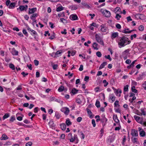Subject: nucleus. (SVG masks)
<instances>
[{
  "mask_svg": "<svg viewBox=\"0 0 146 146\" xmlns=\"http://www.w3.org/2000/svg\"><path fill=\"white\" fill-rule=\"evenodd\" d=\"M127 30V31L129 30V29L127 28V29H124V30H123L122 31H121L122 33H124L125 34H128L130 33L133 31H135L134 30H133L131 31H127L126 30Z\"/></svg>",
  "mask_w": 146,
  "mask_h": 146,
  "instance_id": "nucleus-13",
  "label": "nucleus"
},
{
  "mask_svg": "<svg viewBox=\"0 0 146 146\" xmlns=\"http://www.w3.org/2000/svg\"><path fill=\"white\" fill-rule=\"evenodd\" d=\"M95 105L97 108H99L100 107V102L96 100V102Z\"/></svg>",
  "mask_w": 146,
  "mask_h": 146,
  "instance_id": "nucleus-38",
  "label": "nucleus"
},
{
  "mask_svg": "<svg viewBox=\"0 0 146 146\" xmlns=\"http://www.w3.org/2000/svg\"><path fill=\"white\" fill-rule=\"evenodd\" d=\"M101 11L106 17H109L110 16V12L108 11L107 10H103V9H101Z\"/></svg>",
  "mask_w": 146,
  "mask_h": 146,
  "instance_id": "nucleus-3",
  "label": "nucleus"
},
{
  "mask_svg": "<svg viewBox=\"0 0 146 146\" xmlns=\"http://www.w3.org/2000/svg\"><path fill=\"white\" fill-rule=\"evenodd\" d=\"M107 119H106L105 116H104L102 119H101V121L102 122H106L107 121Z\"/></svg>",
  "mask_w": 146,
  "mask_h": 146,
  "instance_id": "nucleus-52",
  "label": "nucleus"
},
{
  "mask_svg": "<svg viewBox=\"0 0 146 146\" xmlns=\"http://www.w3.org/2000/svg\"><path fill=\"white\" fill-rule=\"evenodd\" d=\"M55 115L57 119H59L60 118V115L58 113L56 112Z\"/></svg>",
  "mask_w": 146,
  "mask_h": 146,
  "instance_id": "nucleus-46",
  "label": "nucleus"
},
{
  "mask_svg": "<svg viewBox=\"0 0 146 146\" xmlns=\"http://www.w3.org/2000/svg\"><path fill=\"white\" fill-rule=\"evenodd\" d=\"M64 8L61 6H59L57 8L56 11L57 12L63 10Z\"/></svg>",
  "mask_w": 146,
  "mask_h": 146,
  "instance_id": "nucleus-25",
  "label": "nucleus"
},
{
  "mask_svg": "<svg viewBox=\"0 0 146 146\" xmlns=\"http://www.w3.org/2000/svg\"><path fill=\"white\" fill-rule=\"evenodd\" d=\"M144 29V27L142 25H140L138 27V29L140 31H143Z\"/></svg>",
  "mask_w": 146,
  "mask_h": 146,
  "instance_id": "nucleus-35",
  "label": "nucleus"
},
{
  "mask_svg": "<svg viewBox=\"0 0 146 146\" xmlns=\"http://www.w3.org/2000/svg\"><path fill=\"white\" fill-rule=\"evenodd\" d=\"M134 118L137 121V122L140 123V122H139V120L140 119V117L136 115H135L134 116Z\"/></svg>",
  "mask_w": 146,
  "mask_h": 146,
  "instance_id": "nucleus-21",
  "label": "nucleus"
},
{
  "mask_svg": "<svg viewBox=\"0 0 146 146\" xmlns=\"http://www.w3.org/2000/svg\"><path fill=\"white\" fill-rule=\"evenodd\" d=\"M128 87L129 86L127 85L125 86L123 88V90L124 92H127L128 91Z\"/></svg>",
  "mask_w": 146,
  "mask_h": 146,
  "instance_id": "nucleus-34",
  "label": "nucleus"
},
{
  "mask_svg": "<svg viewBox=\"0 0 146 146\" xmlns=\"http://www.w3.org/2000/svg\"><path fill=\"white\" fill-rule=\"evenodd\" d=\"M55 101L59 103H60V104H62L63 103V102L62 101H61L60 99H56L55 100Z\"/></svg>",
  "mask_w": 146,
  "mask_h": 146,
  "instance_id": "nucleus-41",
  "label": "nucleus"
},
{
  "mask_svg": "<svg viewBox=\"0 0 146 146\" xmlns=\"http://www.w3.org/2000/svg\"><path fill=\"white\" fill-rule=\"evenodd\" d=\"M132 137L131 138V139L132 140H133V142L134 143H136L137 142V138L136 137Z\"/></svg>",
  "mask_w": 146,
  "mask_h": 146,
  "instance_id": "nucleus-45",
  "label": "nucleus"
},
{
  "mask_svg": "<svg viewBox=\"0 0 146 146\" xmlns=\"http://www.w3.org/2000/svg\"><path fill=\"white\" fill-rule=\"evenodd\" d=\"M118 101L117 100L114 103V107H116L117 106H119V104L118 103Z\"/></svg>",
  "mask_w": 146,
  "mask_h": 146,
  "instance_id": "nucleus-44",
  "label": "nucleus"
},
{
  "mask_svg": "<svg viewBox=\"0 0 146 146\" xmlns=\"http://www.w3.org/2000/svg\"><path fill=\"white\" fill-rule=\"evenodd\" d=\"M8 139L7 136L5 134H3L1 137V140H5Z\"/></svg>",
  "mask_w": 146,
  "mask_h": 146,
  "instance_id": "nucleus-29",
  "label": "nucleus"
},
{
  "mask_svg": "<svg viewBox=\"0 0 146 146\" xmlns=\"http://www.w3.org/2000/svg\"><path fill=\"white\" fill-rule=\"evenodd\" d=\"M129 51V49L126 50L122 53V55H127Z\"/></svg>",
  "mask_w": 146,
  "mask_h": 146,
  "instance_id": "nucleus-20",
  "label": "nucleus"
},
{
  "mask_svg": "<svg viewBox=\"0 0 146 146\" xmlns=\"http://www.w3.org/2000/svg\"><path fill=\"white\" fill-rule=\"evenodd\" d=\"M116 27L117 29H120L121 28V25H120V24H116Z\"/></svg>",
  "mask_w": 146,
  "mask_h": 146,
  "instance_id": "nucleus-62",
  "label": "nucleus"
},
{
  "mask_svg": "<svg viewBox=\"0 0 146 146\" xmlns=\"http://www.w3.org/2000/svg\"><path fill=\"white\" fill-rule=\"evenodd\" d=\"M15 4L16 3H11L10 4L9 6V8L11 9L14 8L15 7Z\"/></svg>",
  "mask_w": 146,
  "mask_h": 146,
  "instance_id": "nucleus-23",
  "label": "nucleus"
},
{
  "mask_svg": "<svg viewBox=\"0 0 146 146\" xmlns=\"http://www.w3.org/2000/svg\"><path fill=\"white\" fill-rule=\"evenodd\" d=\"M104 57L106 58H107L110 61H111L112 60L111 58L110 57V55H108L107 56L105 55Z\"/></svg>",
  "mask_w": 146,
  "mask_h": 146,
  "instance_id": "nucleus-43",
  "label": "nucleus"
},
{
  "mask_svg": "<svg viewBox=\"0 0 146 146\" xmlns=\"http://www.w3.org/2000/svg\"><path fill=\"white\" fill-rule=\"evenodd\" d=\"M103 83L104 84V86L106 87L108 84V83L107 82L106 80H104L103 81Z\"/></svg>",
  "mask_w": 146,
  "mask_h": 146,
  "instance_id": "nucleus-39",
  "label": "nucleus"
},
{
  "mask_svg": "<svg viewBox=\"0 0 146 146\" xmlns=\"http://www.w3.org/2000/svg\"><path fill=\"white\" fill-rule=\"evenodd\" d=\"M58 65L57 64H54L53 65L52 68L54 70H56L57 69Z\"/></svg>",
  "mask_w": 146,
  "mask_h": 146,
  "instance_id": "nucleus-55",
  "label": "nucleus"
},
{
  "mask_svg": "<svg viewBox=\"0 0 146 146\" xmlns=\"http://www.w3.org/2000/svg\"><path fill=\"white\" fill-rule=\"evenodd\" d=\"M143 16V15L139 13L135 15V17L137 19H141Z\"/></svg>",
  "mask_w": 146,
  "mask_h": 146,
  "instance_id": "nucleus-16",
  "label": "nucleus"
},
{
  "mask_svg": "<svg viewBox=\"0 0 146 146\" xmlns=\"http://www.w3.org/2000/svg\"><path fill=\"white\" fill-rule=\"evenodd\" d=\"M31 32L32 33H31V35H33V36H34V38L35 39H36V36H37L38 35V34H37V33L35 31L33 30H31Z\"/></svg>",
  "mask_w": 146,
  "mask_h": 146,
  "instance_id": "nucleus-17",
  "label": "nucleus"
},
{
  "mask_svg": "<svg viewBox=\"0 0 146 146\" xmlns=\"http://www.w3.org/2000/svg\"><path fill=\"white\" fill-rule=\"evenodd\" d=\"M137 37V35L136 34H134L133 35H131V40L133 39V38H136Z\"/></svg>",
  "mask_w": 146,
  "mask_h": 146,
  "instance_id": "nucleus-50",
  "label": "nucleus"
},
{
  "mask_svg": "<svg viewBox=\"0 0 146 146\" xmlns=\"http://www.w3.org/2000/svg\"><path fill=\"white\" fill-rule=\"evenodd\" d=\"M60 127L61 129L63 130H64L66 129V125L65 123L61 124Z\"/></svg>",
  "mask_w": 146,
  "mask_h": 146,
  "instance_id": "nucleus-27",
  "label": "nucleus"
},
{
  "mask_svg": "<svg viewBox=\"0 0 146 146\" xmlns=\"http://www.w3.org/2000/svg\"><path fill=\"white\" fill-rule=\"evenodd\" d=\"M89 78L88 76H85L84 78V80L85 81L88 82L89 79Z\"/></svg>",
  "mask_w": 146,
  "mask_h": 146,
  "instance_id": "nucleus-61",
  "label": "nucleus"
},
{
  "mask_svg": "<svg viewBox=\"0 0 146 146\" xmlns=\"http://www.w3.org/2000/svg\"><path fill=\"white\" fill-rule=\"evenodd\" d=\"M64 90V87L63 86H60L58 89V91L59 92H61L63 91Z\"/></svg>",
  "mask_w": 146,
  "mask_h": 146,
  "instance_id": "nucleus-33",
  "label": "nucleus"
},
{
  "mask_svg": "<svg viewBox=\"0 0 146 146\" xmlns=\"http://www.w3.org/2000/svg\"><path fill=\"white\" fill-rule=\"evenodd\" d=\"M9 116V114H5L3 117V120L7 118Z\"/></svg>",
  "mask_w": 146,
  "mask_h": 146,
  "instance_id": "nucleus-48",
  "label": "nucleus"
},
{
  "mask_svg": "<svg viewBox=\"0 0 146 146\" xmlns=\"http://www.w3.org/2000/svg\"><path fill=\"white\" fill-rule=\"evenodd\" d=\"M100 88L99 87H96L94 90L95 91V92H99L100 91Z\"/></svg>",
  "mask_w": 146,
  "mask_h": 146,
  "instance_id": "nucleus-47",
  "label": "nucleus"
},
{
  "mask_svg": "<svg viewBox=\"0 0 146 146\" xmlns=\"http://www.w3.org/2000/svg\"><path fill=\"white\" fill-rule=\"evenodd\" d=\"M115 97L114 96H112L110 97V99L112 100V102L115 101Z\"/></svg>",
  "mask_w": 146,
  "mask_h": 146,
  "instance_id": "nucleus-60",
  "label": "nucleus"
},
{
  "mask_svg": "<svg viewBox=\"0 0 146 146\" xmlns=\"http://www.w3.org/2000/svg\"><path fill=\"white\" fill-rule=\"evenodd\" d=\"M141 110L142 113H140L139 114H137V115H146L145 112V111L144 109L142 108L141 109Z\"/></svg>",
  "mask_w": 146,
  "mask_h": 146,
  "instance_id": "nucleus-24",
  "label": "nucleus"
},
{
  "mask_svg": "<svg viewBox=\"0 0 146 146\" xmlns=\"http://www.w3.org/2000/svg\"><path fill=\"white\" fill-rule=\"evenodd\" d=\"M98 45V44L96 42H94L92 46L94 49L98 50V48L97 47Z\"/></svg>",
  "mask_w": 146,
  "mask_h": 146,
  "instance_id": "nucleus-22",
  "label": "nucleus"
},
{
  "mask_svg": "<svg viewBox=\"0 0 146 146\" xmlns=\"http://www.w3.org/2000/svg\"><path fill=\"white\" fill-rule=\"evenodd\" d=\"M60 22L63 23H67V21L66 19L63 18H60Z\"/></svg>",
  "mask_w": 146,
  "mask_h": 146,
  "instance_id": "nucleus-32",
  "label": "nucleus"
},
{
  "mask_svg": "<svg viewBox=\"0 0 146 146\" xmlns=\"http://www.w3.org/2000/svg\"><path fill=\"white\" fill-rule=\"evenodd\" d=\"M101 31L103 32H106L108 30V28L106 26L102 25L100 26Z\"/></svg>",
  "mask_w": 146,
  "mask_h": 146,
  "instance_id": "nucleus-8",
  "label": "nucleus"
},
{
  "mask_svg": "<svg viewBox=\"0 0 146 146\" xmlns=\"http://www.w3.org/2000/svg\"><path fill=\"white\" fill-rule=\"evenodd\" d=\"M34 63L35 66H37L39 62L36 60H34Z\"/></svg>",
  "mask_w": 146,
  "mask_h": 146,
  "instance_id": "nucleus-58",
  "label": "nucleus"
},
{
  "mask_svg": "<svg viewBox=\"0 0 146 146\" xmlns=\"http://www.w3.org/2000/svg\"><path fill=\"white\" fill-rule=\"evenodd\" d=\"M26 7L24 6L23 5H20L19 6V8H17V9L18 10L19 9L21 11H24V10H25Z\"/></svg>",
  "mask_w": 146,
  "mask_h": 146,
  "instance_id": "nucleus-19",
  "label": "nucleus"
},
{
  "mask_svg": "<svg viewBox=\"0 0 146 146\" xmlns=\"http://www.w3.org/2000/svg\"><path fill=\"white\" fill-rule=\"evenodd\" d=\"M92 123L93 125V126L95 127L96 126L95 121L94 119H93L92 120Z\"/></svg>",
  "mask_w": 146,
  "mask_h": 146,
  "instance_id": "nucleus-51",
  "label": "nucleus"
},
{
  "mask_svg": "<svg viewBox=\"0 0 146 146\" xmlns=\"http://www.w3.org/2000/svg\"><path fill=\"white\" fill-rule=\"evenodd\" d=\"M62 53V51L61 50H58L57 51V52L56 53L55 55L58 56H59L58 55L59 54H61Z\"/></svg>",
  "mask_w": 146,
  "mask_h": 146,
  "instance_id": "nucleus-53",
  "label": "nucleus"
},
{
  "mask_svg": "<svg viewBox=\"0 0 146 146\" xmlns=\"http://www.w3.org/2000/svg\"><path fill=\"white\" fill-rule=\"evenodd\" d=\"M60 110L66 115H68L70 112V110L67 107H64L62 108Z\"/></svg>",
  "mask_w": 146,
  "mask_h": 146,
  "instance_id": "nucleus-4",
  "label": "nucleus"
},
{
  "mask_svg": "<svg viewBox=\"0 0 146 146\" xmlns=\"http://www.w3.org/2000/svg\"><path fill=\"white\" fill-rule=\"evenodd\" d=\"M143 87L145 90H146V82H145L143 84Z\"/></svg>",
  "mask_w": 146,
  "mask_h": 146,
  "instance_id": "nucleus-64",
  "label": "nucleus"
},
{
  "mask_svg": "<svg viewBox=\"0 0 146 146\" xmlns=\"http://www.w3.org/2000/svg\"><path fill=\"white\" fill-rule=\"evenodd\" d=\"M38 14L37 13H35L31 15L30 18L31 20H33L34 18L38 16Z\"/></svg>",
  "mask_w": 146,
  "mask_h": 146,
  "instance_id": "nucleus-30",
  "label": "nucleus"
},
{
  "mask_svg": "<svg viewBox=\"0 0 146 146\" xmlns=\"http://www.w3.org/2000/svg\"><path fill=\"white\" fill-rule=\"evenodd\" d=\"M113 119L115 122L117 123H118L119 121L116 115H114L113 117Z\"/></svg>",
  "mask_w": 146,
  "mask_h": 146,
  "instance_id": "nucleus-15",
  "label": "nucleus"
},
{
  "mask_svg": "<svg viewBox=\"0 0 146 146\" xmlns=\"http://www.w3.org/2000/svg\"><path fill=\"white\" fill-rule=\"evenodd\" d=\"M32 145V143L31 142H29L26 144V146H31Z\"/></svg>",
  "mask_w": 146,
  "mask_h": 146,
  "instance_id": "nucleus-59",
  "label": "nucleus"
},
{
  "mask_svg": "<svg viewBox=\"0 0 146 146\" xmlns=\"http://www.w3.org/2000/svg\"><path fill=\"white\" fill-rule=\"evenodd\" d=\"M139 131H140V135L141 137H143L145 135V132L142 130V129L140 127L138 128Z\"/></svg>",
  "mask_w": 146,
  "mask_h": 146,
  "instance_id": "nucleus-12",
  "label": "nucleus"
},
{
  "mask_svg": "<svg viewBox=\"0 0 146 146\" xmlns=\"http://www.w3.org/2000/svg\"><path fill=\"white\" fill-rule=\"evenodd\" d=\"M118 35V33H112L111 36V38L112 39H113L114 38L117 37Z\"/></svg>",
  "mask_w": 146,
  "mask_h": 146,
  "instance_id": "nucleus-11",
  "label": "nucleus"
},
{
  "mask_svg": "<svg viewBox=\"0 0 146 146\" xmlns=\"http://www.w3.org/2000/svg\"><path fill=\"white\" fill-rule=\"evenodd\" d=\"M131 134L132 137L137 136H138L137 131L135 129H131Z\"/></svg>",
  "mask_w": 146,
  "mask_h": 146,
  "instance_id": "nucleus-5",
  "label": "nucleus"
},
{
  "mask_svg": "<svg viewBox=\"0 0 146 146\" xmlns=\"http://www.w3.org/2000/svg\"><path fill=\"white\" fill-rule=\"evenodd\" d=\"M23 33L24 35H25L26 36H28V34L27 33L26 30L23 29Z\"/></svg>",
  "mask_w": 146,
  "mask_h": 146,
  "instance_id": "nucleus-54",
  "label": "nucleus"
},
{
  "mask_svg": "<svg viewBox=\"0 0 146 146\" xmlns=\"http://www.w3.org/2000/svg\"><path fill=\"white\" fill-rule=\"evenodd\" d=\"M71 8L72 9V10H76L78 8L77 6L76 5H73L71 7Z\"/></svg>",
  "mask_w": 146,
  "mask_h": 146,
  "instance_id": "nucleus-57",
  "label": "nucleus"
},
{
  "mask_svg": "<svg viewBox=\"0 0 146 146\" xmlns=\"http://www.w3.org/2000/svg\"><path fill=\"white\" fill-rule=\"evenodd\" d=\"M128 38L125 36H123L121 38L118 42L119 47L121 48L124 47L126 45L129 44L131 42V41L128 40Z\"/></svg>",
  "mask_w": 146,
  "mask_h": 146,
  "instance_id": "nucleus-1",
  "label": "nucleus"
},
{
  "mask_svg": "<svg viewBox=\"0 0 146 146\" xmlns=\"http://www.w3.org/2000/svg\"><path fill=\"white\" fill-rule=\"evenodd\" d=\"M11 52L13 55L17 56L18 55V52L16 50L15 48H13L12 49Z\"/></svg>",
  "mask_w": 146,
  "mask_h": 146,
  "instance_id": "nucleus-14",
  "label": "nucleus"
},
{
  "mask_svg": "<svg viewBox=\"0 0 146 146\" xmlns=\"http://www.w3.org/2000/svg\"><path fill=\"white\" fill-rule=\"evenodd\" d=\"M75 141H76V143L78 142V139L76 135H74V136L72 137V138L70 139V142H72Z\"/></svg>",
  "mask_w": 146,
  "mask_h": 146,
  "instance_id": "nucleus-6",
  "label": "nucleus"
},
{
  "mask_svg": "<svg viewBox=\"0 0 146 146\" xmlns=\"http://www.w3.org/2000/svg\"><path fill=\"white\" fill-rule=\"evenodd\" d=\"M131 89L132 92L135 93H136L137 92V90L135 89V87L134 86L132 87Z\"/></svg>",
  "mask_w": 146,
  "mask_h": 146,
  "instance_id": "nucleus-37",
  "label": "nucleus"
},
{
  "mask_svg": "<svg viewBox=\"0 0 146 146\" xmlns=\"http://www.w3.org/2000/svg\"><path fill=\"white\" fill-rule=\"evenodd\" d=\"M96 39L97 41L102 45H104V42L102 40V38L98 34L95 35Z\"/></svg>",
  "mask_w": 146,
  "mask_h": 146,
  "instance_id": "nucleus-2",
  "label": "nucleus"
},
{
  "mask_svg": "<svg viewBox=\"0 0 146 146\" xmlns=\"http://www.w3.org/2000/svg\"><path fill=\"white\" fill-rule=\"evenodd\" d=\"M82 120V118L81 117H79L76 119L77 121L78 122H80Z\"/></svg>",
  "mask_w": 146,
  "mask_h": 146,
  "instance_id": "nucleus-56",
  "label": "nucleus"
},
{
  "mask_svg": "<svg viewBox=\"0 0 146 146\" xmlns=\"http://www.w3.org/2000/svg\"><path fill=\"white\" fill-rule=\"evenodd\" d=\"M96 54L97 56L99 57H101L102 56V54L100 51H98L96 53Z\"/></svg>",
  "mask_w": 146,
  "mask_h": 146,
  "instance_id": "nucleus-49",
  "label": "nucleus"
},
{
  "mask_svg": "<svg viewBox=\"0 0 146 146\" xmlns=\"http://www.w3.org/2000/svg\"><path fill=\"white\" fill-rule=\"evenodd\" d=\"M29 11L28 13L29 14H31L34 13L37 10V9L36 8H29Z\"/></svg>",
  "mask_w": 146,
  "mask_h": 146,
  "instance_id": "nucleus-9",
  "label": "nucleus"
},
{
  "mask_svg": "<svg viewBox=\"0 0 146 146\" xmlns=\"http://www.w3.org/2000/svg\"><path fill=\"white\" fill-rule=\"evenodd\" d=\"M140 123L143 125L144 126H146V121H145L143 122L142 121H141Z\"/></svg>",
  "mask_w": 146,
  "mask_h": 146,
  "instance_id": "nucleus-63",
  "label": "nucleus"
},
{
  "mask_svg": "<svg viewBox=\"0 0 146 146\" xmlns=\"http://www.w3.org/2000/svg\"><path fill=\"white\" fill-rule=\"evenodd\" d=\"M66 123L68 126L71 125L72 123V122L70 121V119L69 118H67L66 119Z\"/></svg>",
  "mask_w": 146,
  "mask_h": 146,
  "instance_id": "nucleus-26",
  "label": "nucleus"
},
{
  "mask_svg": "<svg viewBox=\"0 0 146 146\" xmlns=\"http://www.w3.org/2000/svg\"><path fill=\"white\" fill-rule=\"evenodd\" d=\"M9 67L13 70L15 69V67L14 65L12 63H10L9 65Z\"/></svg>",
  "mask_w": 146,
  "mask_h": 146,
  "instance_id": "nucleus-36",
  "label": "nucleus"
},
{
  "mask_svg": "<svg viewBox=\"0 0 146 146\" xmlns=\"http://www.w3.org/2000/svg\"><path fill=\"white\" fill-rule=\"evenodd\" d=\"M81 4L86 7V8H88V9H90V6L88 5L85 2H82L81 3Z\"/></svg>",
  "mask_w": 146,
  "mask_h": 146,
  "instance_id": "nucleus-28",
  "label": "nucleus"
},
{
  "mask_svg": "<svg viewBox=\"0 0 146 146\" xmlns=\"http://www.w3.org/2000/svg\"><path fill=\"white\" fill-rule=\"evenodd\" d=\"M15 120V118L14 116H11L10 119V121L11 122H13Z\"/></svg>",
  "mask_w": 146,
  "mask_h": 146,
  "instance_id": "nucleus-42",
  "label": "nucleus"
},
{
  "mask_svg": "<svg viewBox=\"0 0 146 146\" xmlns=\"http://www.w3.org/2000/svg\"><path fill=\"white\" fill-rule=\"evenodd\" d=\"M70 19L73 20H78V17L76 15H72L70 17Z\"/></svg>",
  "mask_w": 146,
  "mask_h": 146,
  "instance_id": "nucleus-10",
  "label": "nucleus"
},
{
  "mask_svg": "<svg viewBox=\"0 0 146 146\" xmlns=\"http://www.w3.org/2000/svg\"><path fill=\"white\" fill-rule=\"evenodd\" d=\"M78 91V90H77L75 89V88H74L72 89L71 91V92L73 94H75L77 93Z\"/></svg>",
  "mask_w": 146,
  "mask_h": 146,
  "instance_id": "nucleus-31",
  "label": "nucleus"
},
{
  "mask_svg": "<svg viewBox=\"0 0 146 146\" xmlns=\"http://www.w3.org/2000/svg\"><path fill=\"white\" fill-rule=\"evenodd\" d=\"M107 64L106 62H104L102 63L100 66L99 69L100 70L104 68V66Z\"/></svg>",
  "mask_w": 146,
  "mask_h": 146,
  "instance_id": "nucleus-18",
  "label": "nucleus"
},
{
  "mask_svg": "<svg viewBox=\"0 0 146 146\" xmlns=\"http://www.w3.org/2000/svg\"><path fill=\"white\" fill-rule=\"evenodd\" d=\"M121 17V16L119 15V14H117L115 17V18L117 20H119L120 19V18Z\"/></svg>",
  "mask_w": 146,
  "mask_h": 146,
  "instance_id": "nucleus-40",
  "label": "nucleus"
},
{
  "mask_svg": "<svg viewBox=\"0 0 146 146\" xmlns=\"http://www.w3.org/2000/svg\"><path fill=\"white\" fill-rule=\"evenodd\" d=\"M145 73L144 72L142 73L141 74H139V76L137 78V80L139 81L142 80L144 77L145 76Z\"/></svg>",
  "mask_w": 146,
  "mask_h": 146,
  "instance_id": "nucleus-7",
  "label": "nucleus"
}]
</instances>
